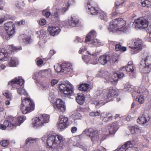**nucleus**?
<instances>
[{
	"label": "nucleus",
	"mask_w": 151,
	"mask_h": 151,
	"mask_svg": "<svg viewBox=\"0 0 151 151\" xmlns=\"http://www.w3.org/2000/svg\"><path fill=\"white\" fill-rule=\"evenodd\" d=\"M22 94H23L25 96H27L28 95V94L27 93L26 91L25 90L23 89L22 90Z\"/></svg>",
	"instance_id": "obj_64"
},
{
	"label": "nucleus",
	"mask_w": 151,
	"mask_h": 151,
	"mask_svg": "<svg viewBox=\"0 0 151 151\" xmlns=\"http://www.w3.org/2000/svg\"><path fill=\"white\" fill-rule=\"evenodd\" d=\"M123 69L124 70H126L127 71L131 72H134L135 71L134 69L133 68V65L123 66L120 69V70H122Z\"/></svg>",
	"instance_id": "obj_24"
},
{
	"label": "nucleus",
	"mask_w": 151,
	"mask_h": 151,
	"mask_svg": "<svg viewBox=\"0 0 151 151\" xmlns=\"http://www.w3.org/2000/svg\"><path fill=\"white\" fill-rule=\"evenodd\" d=\"M78 22V20L74 17H71L70 19L68 20L69 25L73 27L76 26Z\"/></svg>",
	"instance_id": "obj_23"
},
{
	"label": "nucleus",
	"mask_w": 151,
	"mask_h": 151,
	"mask_svg": "<svg viewBox=\"0 0 151 151\" xmlns=\"http://www.w3.org/2000/svg\"><path fill=\"white\" fill-rule=\"evenodd\" d=\"M59 122L65 123L68 124V119L67 117H65L63 116H60L59 117Z\"/></svg>",
	"instance_id": "obj_30"
},
{
	"label": "nucleus",
	"mask_w": 151,
	"mask_h": 151,
	"mask_svg": "<svg viewBox=\"0 0 151 151\" xmlns=\"http://www.w3.org/2000/svg\"><path fill=\"white\" fill-rule=\"evenodd\" d=\"M6 127L3 124H1V129L2 130H5Z\"/></svg>",
	"instance_id": "obj_60"
},
{
	"label": "nucleus",
	"mask_w": 151,
	"mask_h": 151,
	"mask_svg": "<svg viewBox=\"0 0 151 151\" xmlns=\"http://www.w3.org/2000/svg\"><path fill=\"white\" fill-rule=\"evenodd\" d=\"M23 89H22L21 88H18L17 90V91L18 93L20 95H22V90Z\"/></svg>",
	"instance_id": "obj_56"
},
{
	"label": "nucleus",
	"mask_w": 151,
	"mask_h": 151,
	"mask_svg": "<svg viewBox=\"0 0 151 151\" xmlns=\"http://www.w3.org/2000/svg\"><path fill=\"white\" fill-rule=\"evenodd\" d=\"M110 75L108 72L104 71L103 72L102 76L107 82L113 83L114 82H117L118 78H122L124 76V73L122 72L119 74H113L111 76Z\"/></svg>",
	"instance_id": "obj_4"
},
{
	"label": "nucleus",
	"mask_w": 151,
	"mask_h": 151,
	"mask_svg": "<svg viewBox=\"0 0 151 151\" xmlns=\"http://www.w3.org/2000/svg\"><path fill=\"white\" fill-rule=\"evenodd\" d=\"M49 116L46 114L40 115L38 117H36L34 121L33 122L32 125L36 127L42 126L44 123L49 122Z\"/></svg>",
	"instance_id": "obj_5"
},
{
	"label": "nucleus",
	"mask_w": 151,
	"mask_h": 151,
	"mask_svg": "<svg viewBox=\"0 0 151 151\" xmlns=\"http://www.w3.org/2000/svg\"><path fill=\"white\" fill-rule=\"evenodd\" d=\"M1 53L3 55H4V57L2 59H1V61L4 60L6 61L8 60V57L9 56V54L6 50L4 49L1 50Z\"/></svg>",
	"instance_id": "obj_28"
},
{
	"label": "nucleus",
	"mask_w": 151,
	"mask_h": 151,
	"mask_svg": "<svg viewBox=\"0 0 151 151\" xmlns=\"http://www.w3.org/2000/svg\"><path fill=\"white\" fill-rule=\"evenodd\" d=\"M126 50V48L124 47H121V48L120 50V51L124 52Z\"/></svg>",
	"instance_id": "obj_61"
},
{
	"label": "nucleus",
	"mask_w": 151,
	"mask_h": 151,
	"mask_svg": "<svg viewBox=\"0 0 151 151\" xmlns=\"http://www.w3.org/2000/svg\"><path fill=\"white\" fill-rule=\"evenodd\" d=\"M48 29L50 35L53 36L58 34L60 31V29L58 27H49Z\"/></svg>",
	"instance_id": "obj_14"
},
{
	"label": "nucleus",
	"mask_w": 151,
	"mask_h": 151,
	"mask_svg": "<svg viewBox=\"0 0 151 151\" xmlns=\"http://www.w3.org/2000/svg\"><path fill=\"white\" fill-rule=\"evenodd\" d=\"M24 81L22 79L21 77H19L18 78H15L8 83V85L12 86V84L14 83H17L22 86L24 83Z\"/></svg>",
	"instance_id": "obj_11"
},
{
	"label": "nucleus",
	"mask_w": 151,
	"mask_h": 151,
	"mask_svg": "<svg viewBox=\"0 0 151 151\" xmlns=\"http://www.w3.org/2000/svg\"><path fill=\"white\" fill-rule=\"evenodd\" d=\"M118 58L115 56H112L111 57H110L109 61V63H110L111 64H114L117 62Z\"/></svg>",
	"instance_id": "obj_34"
},
{
	"label": "nucleus",
	"mask_w": 151,
	"mask_h": 151,
	"mask_svg": "<svg viewBox=\"0 0 151 151\" xmlns=\"http://www.w3.org/2000/svg\"><path fill=\"white\" fill-rule=\"evenodd\" d=\"M22 103L21 104V110L23 114H26L32 111L34 109L35 105L30 98H26L21 99Z\"/></svg>",
	"instance_id": "obj_2"
},
{
	"label": "nucleus",
	"mask_w": 151,
	"mask_h": 151,
	"mask_svg": "<svg viewBox=\"0 0 151 151\" xmlns=\"http://www.w3.org/2000/svg\"><path fill=\"white\" fill-rule=\"evenodd\" d=\"M121 45L119 44H117L115 45V49L117 51L120 50L121 48Z\"/></svg>",
	"instance_id": "obj_50"
},
{
	"label": "nucleus",
	"mask_w": 151,
	"mask_h": 151,
	"mask_svg": "<svg viewBox=\"0 0 151 151\" xmlns=\"http://www.w3.org/2000/svg\"><path fill=\"white\" fill-rule=\"evenodd\" d=\"M56 109L60 112H63L65 110V107L64 105V103L60 99L57 100L56 102Z\"/></svg>",
	"instance_id": "obj_10"
},
{
	"label": "nucleus",
	"mask_w": 151,
	"mask_h": 151,
	"mask_svg": "<svg viewBox=\"0 0 151 151\" xmlns=\"http://www.w3.org/2000/svg\"><path fill=\"white\" fill-rule=\"evenodd\" d=\"M124 4V1L122 2H120L118 1H117L115 2L116 8H117L119 6H120V7H122L123 5Z\"/></svg>",
	"instance_id": "obj_46"
},
{
	"label": "nucleus",
	"mask_w": 151,
	"mask_h": 151,
	"mask_svg": "<svg viewBox=\"0 0 151 151\" xmlns=\"http://www.w3.org/2000/svg\"><path fill=\"white\" fill-rule=\"evenodd\" d=\"M150 118L148 116L142 115L139 116L137 120V122L139 124H144L147 122Z\"/></svg>",
	"instance_id": "obj_17"
},
{
	"label": "nucleus",
	"mask_w": 151,
	"mask_h": 151,
	"mask_svg": "<svg viewBox=\"0 0 151 151\" xmlns=\"http://www.w3.org/2000/svg\"><path fill=\"white\" fill-rule=\"evenodd\" d=\"M10 49L12 52H14L17 50H20L21 48H18L17 47H15L13 45H10L9 47Z\"/></svg>",
	"instance_id": "obj_42"
},
{
	"label": "nucleus",
	"mask_w": 151,
	"mask_h": 151,
	"mask_svg": "<svg viewBox=\"0 0 151 151\" xmlns=\"http://www.w3.org/2000/svg\"><path fill=\"white\" fill-rule=\"evenodd\" d=\"M14 25L12 22H9L4 24V28L6 31V33H2L1 37L4 40H8L14 33Z\"/></svg>",
	"instance_id": "obj_3"
},
{
	"label": "nucleus",
	"mask_w": 151,
	"mask_h": 151,
	"mask_svg": "<svg viewBox=\"0 0 151 151\" xmlns=\"http://www.w3.org/2000/svg\"><path fill=\"white\" fill-rule=\"evenodd\" d=\"M135 87L132 86H130L128 84L126 85L123 89L124 91H127L129 90L130 91H133L134 92H136Z\"/></svg>",
	"instance_id": "obj_29"
},
{
	"label": "nucleus",
	"mask_w": 151,
	"mask_h": 151,
	"mask_svg": "<svg viewBox=\"0 0 151 151\" xmlns=\"http://www.w3.org/2000/svg\"><path fill=\"white\" fill-rule=\"evenodd\" d=\"M131 131L132 132V133L133 134L139 130V129L137 126H135L132 127L131 128Z\"/></svg>",
	"instance_id": "obj_43"
},
{
	"label": "nucleus",
	"mask_w": 151,
	"mask_h": 151,
	"mask_svg": "<svg viewBox=\"0 0 151 151\" xmlns=\"http://www.w3.org/2000/svg\"><path fill=\"white\" fill-rule=\"evenodd\" d=\"M118 21V31L124 32V28L125 24V21L122 18L116 19Z\"/></svg>",
	"instance_id": "obj_16"
},
{
	"label": "nucleus",
	"mask_w": 151,
	"mask_h": 151,
	"mask_svg": "<svg viewBox=\"0 0 151 151\" xmlns=\"http://www.w3.org/2000/svg\"><path fill=\"white\" fill-rule=\"evenodd\" d=\"M116 93L117 92L116 90L114 89L113 87H110L108 90L107 94V97L109 98L110 97H113L116 95Z\"/></svg>",
	"instance_id": "obj_22"
},
{
	"label": "nucleus",
	"mask_w": 151,
	"mask_h": 151,
	"mask_svg": "<svg viewBox=\"0 0 151 151\" xmlns=\"http://www.w3.org/2000/svg\"><path fill=\"white\" fill-rule=\"evenodd\" d=\"M112 116L111 115L108 117L107 119H104V121L105 122H108L109 121L112 120Z\"/></svg>",
	"instance_id": "obj_49"
},
{
	"label": "nucleus",
	"mask_w": 151,
	"mask_h": 151,
	"mask_svg": "<svg viewBox=\"0 0 151 151\" xmlns=\"http://www.w3.org/2000/svg\"><path fill=\"white\" fill-rule=\"evenodd\" d=\"M46 23V21L44 19H41L40 20L39 23L40 25L43 26L45 25Z\"/></svg>",
	"instance_id": "obj_47"
},
{
	"label": "nucleus",
	"mask_w": 151,
	"mask_h": 151,
	"mask_svg": "<svg viewBox=\"0 0 151 151\" xmlns=\"http://www.w3.org/2000/svg\"><path fill=\"white\" fill-rule=\"evenodd\" d=\"M7 19V18L6 17V16H5V17L4 18H2L1 19V24L5 20H6Z\"/></svg>",
	"instance_id": "obj_62"
},
{
	"label": "nucleus",
	"mask_w": 151,
	"mask_h": 151,
	"mask_svg": "<svg viewBox=\"0 0 151 151\" xmlns=\"http://www.w3.org/2000/svg\"><path fill=\"white\" fill-rule=\"evenodd\" d=\"M87 6L86 7L88 9V11L90 10L93 7V6H92L91 4V3L90 2H87Z\"/></svg>",
	"instance_id": "obj_51"
},
{
	"label": "nucleus",
	"mask_w": 151,
	"mask_h": 151,
	"mask_svg": "<svg viewBox=\"0 0 151 151\" xmlns=\"http://www.w3.org/2000/svg\"><path fill=\"white\" fill-rule=\"evenodd\" d=\"M134 141H127L122 145V148L125 149V151H128L129 149H131L133 150V149L132 148V146L133 145Z\"/></svg>",
	"instance_id": "obj_19"
},
{
	"label": "nucleus",
	"mask_w": 151,
	"mask_h": 151,
	"mask_svg": "<svg viewBox=\"0 0 151 151\" xmlns=\"http://www.w3.org/2000/svg\"><path fill=\"white\" fill-rule=\"evenodd\" d=\"M89 85L87 83L81 84L78 87V89L82 91H86L88 88Z\"/></svg>",
	"instance_id": "obj_26"
},
{
	"label": "nucleus",
	"mask_w": 151,
	"mask_h": 151,
	"mask_svg": "<svg viewBox=\"0 0 151 151\" xmlns=\"http://www.w3.org/2000/svg\"><path fill=\"white\" fill-rule=\"evenodd\" d=\"M148 57L145 59H142L140 64L139 68L142 73H149L151 69V63H148Z\"/></svg>",
	"instance_id": "obj_6"
},
{
	"label": "nucleus",
	"mask_w": 151,
	"mask_h": 151,
	"mask_svg": "<svg viewBox=\"0 0 151 151\" xmlns=\"http://www.w3.org/2000/svg\"><path fill=\"white\" fill-rule=\"evenodd\" d=\"M55 70L57 72H60L62 71L63 72V70H62V69H60V68H59V66L58 67H57L56 69L55 68Z\"/></svg>",
	"instance_id": "obj_59"
},
{
	"label": "nucleus",
	"mask_w": 151,
	"mask_h": 151,
	"mask_svg": "<svg viewBox=\"0 0 151 151\" xmlns=\"http://www.w3.org/2000/svg\"><path fill=\"white\" fill-rule=\"evenodd\" d=\"M2 146L3 147H6L8 146L9 144V141L7 140H2Z\"/></svg>",
	"instance_id": "obj_45"
},
{
	"label": "nucleus",
	"mask_w": 151,
	"mask_h": 151,
	"mask_svg": "<svg viewBox=\"0 0 151 151\" xmlns=\"http://www.w3.org/2000/svg\"><path fill=\"white\" fill-rule=\"evenodd\" d=\"M135 45L134 48V53H136L142 50V45L141 42H135Z\"/></svg>",
	"instance_id": "obj_21"
},
{
	"label": "nucleus",
	"mask_w": 151,
	"mask_h": 151,
	"mask_svg": "<svg viewBox=\"0 0 151 151\" xmlns=\"http://www.w3.org/2000/svg\"><path fill=\"white\" fill-rule=\"evenodd\" d=\"M110 56L108 55H104L100 57L98 59L99 63L102 65H105L109 63Z\"/></svg>",
	"instance_id": "obj_13"
},
{
	"label": "nucleus",
	"mask_w": 151,
	"mask_h": 151,
	"mask_svg": "<svg viewBox=\"0 0 151 151\" xmlns=\"http://www.w3.org/2000/svg\"><path fill=\"white\" fill-rule=\"evenodd\" d=\"M36 138H33L32 137H29L26 140V145H29L30 144L35 143L36 142Z\"/></svg>",
	"instance_id": "obj_33"
},
{
	"label": "nucleus",
	"mask_w": 151,
	"mask_h": 151,
	"mask_svg": "<svg viewBox=\"0 0 151 151\" xmlns=\"http://www.w3.org/2000/svg\"><path fill=\"white\" fill-rule=\"evenodd\" d=\"M118 21L116 19L111 22L109 24V27L108 28L109 30L113 31L114 30L118 31Z\"/></svg>",
	"instance_id": "obj_15"
},
{
	"label": "nucleus",
	"mask_w": 151,
	"mask_h": 151,
	"mask_svg": "<svg viewBox=\"0 0 151 151\" xmlns=\"http://www.w3.org/2000/svg\"><path fill=\"white\" fill-rule=\"evenodd\" d=\"M91 44L94 46H99L100 44V42L97 39H93L92 40Z\"/></svg>",
	"instance_id": "obj_41"
},
{
	"label": "nucleus",
	"mask_w": 151,
	"mask_h": 151,
	"mask_svg": "<svg viewBox=\"0 0 151 151\" xmlns=\"http://www.w3.org/2000/svg\"><path fill=\"white\" fill-rule=\"evenodd\" d=\"M71 85L61 84L59 86V88L60 91L68 97L73 94V91Z\"/></svg>",
	"instance_id": "obj_8"
},
{
	"label": "nucleus",
	"mask_w": 151,
	"mask_h": 151,
	"mask_svg": "<svg viewBox=\"0 0 151 151\" xmlns=\"http://www.w3.org/2000/svg\"><path fill=\"white\" fill-rule=\"evenodd\" d=\"M110 114L109 113H106L105 114H101L100 115V117L101 119L104 121V119H106V117H107L109 115H110Z\"/></svg>",
	"instance_id": "obj_44"
},
{
	"label": "nucleus",
	"mask_w": 151,
	"mask_h": 151,
	"mask_svg": "<svg viewBox=\"0 0 151 151\" xmlns=\"http://www.w3.org/2000/svg\"><path fill=\"white\" fill-rule=\"evenodd\" d=\"M60 12V10L59 9H56L54 13L53 16L57 20H58L59 19V14Z\"/></svg>",
	"instance_id": "obj_35"
},
{
	"label": "nucleus",
	"mask_w": 151,
	"mask_h": 151,
	"mask_svg": "<svg viewBox=\"0 0 151 151\" xmlns=\"http://www.w3.org/2000/svg\"><path fill=\"white\" fill-rule=\"evenodd\" d=\"M18 120L19 122L20 123H22L23 121H24V118L21 116L18 118Z\"/></svg>",
	"instance_id": "obj_55"
},
{
	"label": "nucleus",
	"mask_w": 151,
	"mask_h": 151,
	"mask_svg": "<svg viewBox=\"0 0 151 151\" xmlns=\"http://www.w3.org/2000/svg\"><path fill=\"white\" fill-rule=\"evenodd\" d=\"M134 23L136 28L139 29H145L147 28L148 26L147 20L144 19H139L135 20Z\"/></svg>",
	"instance_id": "obj_9"
},
{
	"label": "nucleus",
	"mask_w": 151,
	"mask_h": 151,
	"mask_svg": "<svg viewBox=\"0 0 151 151\" xmlns=\"http://www.w3.org/2000/svg\"><path fill=\"white\" fill-rule=\"evenodd\" d=\"M129 76L132 78H134L136 76L135 71H134V72H131L129 75Z\"/></svg>",
	"instance_id": "obj_54"
},
{
	"label": "nucleus",
	"mask_w": 151,
	"mask_h": 151,
	"mask_svg": "<svg viewBox=\"0 0 151 151\" xmlns=\"http://www.w3.org/2000/svg\"><path fill=\"white\" fill-rule=\"evenodd\" d=\"M118 128V124L117 122L113 123L111 125L107 127L108 130L110 134H114Z\"/></svg>",
	"instance_id": "obj_12"
},
{
	"label": "nucleus",
	"mask_w": 151,
	"mask_h": 151,
	"mask_svg": "<svg viewBox=\"0 0 151 151\" xmlns=\"http://www.w3.org/2000/svg\"><path fill=\"white\" fill-rule=\"evenodd\" d=\"M43 63V60L42 59H40L37 61V65L39 66L42 64Z\"/></svg>",
	"instance_id": "obj_52"
},
{
	"label": "nucleus",
	"mask_w": 151,
	"mask_h": 151,
	"mask_svg": "<svg viewBox=\"0 0 151 151\" xmlns=\"http://www.w3.org/2000/svg\"><path fill=\"white\" fill-rule=\"evenodd\" d=\"M141 3L143 6H151V0H142Z\"/></svg>",
	"instance_id": "obj_32"
},
{
	"label": "nucleus",
	"mask_w": 151,
	"mask_h": 151,
	"mask_svg": "<svg viewBox=\"0 0 151 151\" xmlns=\"http://www.w3.org/2000/svg\"><path fill=\"white\" fill-rule=\"evenodd\" d=\"M58 81L57 80L53 79L51 82V85L52 86H54L55 84L57 83Z\"/></svg>",
	"instance_id": "obj_48"
},
{
	"label": "nucleus",
	"mask_w": 151,
	"mask_h": 151,
	"mask_svg": "<svg viewBox=\"0 0 151 151\" xmlns=\"http://www.w3.org/2000/svg\"><path fill=\"white\" fill-rule=\"evenodd\" d=\"M9 65L11 67L16 66L17 65V63L15 61V59L14 58H12L9 62Z\"/></svg>",
	"instance_id": "obj_40"
},
{
	"label": "nucleus",
	"mask_w": 151,
	"mask_h": 151,
	"mask_svg": "<svg viewBox=\"0 0 151 151\" xmlns=\"http://www.w3.org/2000/svg\"><path fill=\"white\" fill-rule=\"evenodd\" d=\"M64 139L60 135H50L47 139V144L50 148L58 147V150L60 151L63 148Z\"/></svg>",
	"instance_id": "obj_1"
},
{
	"label": "nucleus",
	"mask_w": 151,
	"mask_h": 151,
	"mask_svg": "<svg viewBox=\"0 0 151 151\" xmlns=\"http://www.w3.org/2000/svg\"><path fill=\"white\" fill-rule=\"evenodd\" d=\"M137 98L138 99V101L139 104H142L144 103L145 100L143 95L138 96Z\"/></svg>",
	"instance_id": "obj_37"
},
{
	"label": "nucleus",
	"mask_w": 151,
	"mask_h": 151,
	"mask_svg": "<svg viewBox=\"0 0 151 151\" xmlns=\"http://www.w3.org/2000/svg\"><path fill=\"white\" fill-rule=\"evenodd\" d=\"M58 124V127L60 129H63L66 128L67 127L68 125V124H67L59 122Z\"/></svg>",
	"instance_id": "obj_38"
},
{
	"label": "nucleus",
	"mask_w": 151,
	"mask_h": 151,
	"mask_svg": "<svg viewBox=\"0 0 151 151\" xmlns=\"http://www.w3.org/2000/svg\"><path fill=\"white\" fill-rule=\"evenodd\" d=\"M94 116H98L100 114V112L97 111L96 112H94Z\"/></svg>",
	"instance_id": "obj_63"
},
{
	"label": "nucleus",
	"mask_w": 151,
	"mask_h": 151,
	"mask_svg": "<svg viewBox=\"0 0 151 151\" xmlns=\"http://www.w3.org/2000/svg\"><path fill=\"white\" fill-rule=\"evenodd\" d=\"M3 95L7 99H10L11 98L12 95L8 91H4L3 92Z\"/></svg>",
	"instance_id": "obj_39"
},
{
	"label": "nucleus",
	"mask_w": 151,
	"mask_h": 151,
	"mask_svg": "<svg viewBox=\"0 0 151 151\" xmlns=\"http://www.w3.org/2000/svg\"><path fill=\"white\" fill-rule=\"evenodd\" d=\"M88 12L89 14L92 15H96L98 13V10L97 8L93 7L90 10L88 11Z\"/></svg>",
	"instance_id": "obj_31"
},
{
	"label": "nucleus",
	"mask_w": 151,
	"mask_h": 151,
	"mask_svg": "<svg viewBox=\"0 0 151 151\" xmlns=\"http://www.w3.org/2000/svg\"><path fill=\"white\" fill-rule=\"evenodd\" d=\"M76 101L79 104H82L84 102V97L83 95H78L76 98Z\"/></svg>",
	"instance_id": "obj_25"
},
{
	"label": "nucleus",
	"mask_w": 151,
	"mask_h": 151,
	"mask_svg": "<svg viewBox=\"0 0 151 151\" xmlns=\"http://www.w3.org/2000/svg\"><path fill=\"white\" fill-rule=\"evenodd\" d=\"M77 130V128L76 127H73L71 128V131L72 133L76 132Z\"/></svg>",
	"instance_id": "obj_53"
},
{
	"label": "nucleus",
	"mask_w": 151,
	"mask_h": 151,
	"mask_svg": "<svg viewBox=\"0 0 151 151\" xmlns=\"http://www.w3.org/2000/svg\"><path fill=\"white\" fill-rule=\"evenodd\" d=\"M99 17L101 19L104 20H106L107 19L106 14L104 12L99 13Z\"/></svg>",
	"instance_id": "obj_36"
},
{
	"label": "nucleus",
	"mask_w": 151,
	"mask_h": 151,
	"mask_svg": "<svg viewBox=\"0 0 151 151\" xmlns=\"http://www.w3.org/2000/svg\"><path fill=\"white\" fill-rule=\"evenodd\" d=\"M25 23V21L24 20H22L20 22H18V24L19 25L24 24Z\"/></svg>",
	"instance_id": "obj_58"
},
{
	"label": "nucleus",
	"mask_w": 151,
	"mask_h": 151,
	"mask_svg": "<svg viewBox=\"0 0 151 151\" xmlns=\"http://www.w3.org/2000/svg\"><path fill=\"white\" fill-rule=\"evenodd\" d=\"M3 124L6 127H9L12 129L14 127H16V125H19L20 124H16L15 125L14 124H13L10 122H9L8 121L6 120L4 122Z\"/></svg>",
	"instance_id": "obj_27"
},
{
	"label": "nucleus",
	"mask_w": 151,
	"mask_h": 151,
	"mask_svg": "<svg viewBox=\"0 0 151 151\" xmlns=\"http://www.w3.org/2000/svg\"><path fill=\"white\" fill-rule=\"evenodd\" d=\"M83 134H86L91 138V141H97L100 139L101 135L98 133V131L92 128L86 129L83 132Z\"/></svg>",
	"instance_id": "obj_7"
},
{
	"label": "nucleus",
	"mask_w": 151,
	"mask_h": 151,
	"mask_svg": "<svg viewBox=\"0 0 151 151\" xmlns=\"http://www.w3.org/2000/svg\"><path fill=\"white\" fill-rule=\"evenodd\" d=\"M59 68L62 69L63 70V72H66L70 71L72 70V66L70 65V64L68 63L67 64H63L61 66H59Z\"/></svg>",
	"instance_id": "obj_18"
},
{
	"label": "nucleus",
	"mask_w": 151,
	"mask_h": 151,
	"mask_svg": "<svg viewBox=\"0 0 151 151\" xmlns=\"http://www.w3.org/2000/svg\"><path fill=\"white\" fill-rule=\"evenodd\" d=\"M49 85L48 84L46 85H43L42 86V88L43 89H46L49 88Z\"/></svg>",
	"instance_id": "obj_57"
},
{
	"label": "nucleus",
	"mask_w": 151,
	"mask_h": 151,
	"mask_svg": "<svg viewBox=\"0 0 151 151\" xmlns=\"http://www.w3.org/2000/svg\"><path fill=\"white\" fill-rule=\"evenodd\" d=\"M96 32L93 30L91 31L88 34V35L86 36L85 42H87L91 41V40H93L96 37Z\"/></svg>",
	"instance_id": "obj_20"
}]
</instances>
